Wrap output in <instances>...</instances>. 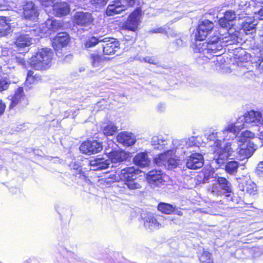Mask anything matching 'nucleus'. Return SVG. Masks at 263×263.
I'll return each mask as SVG.
<instances>
[{"label": "nucleus", "instance_id": "1", "mask_svg": "<svg viewBox=\"0 0 263 263\" xmlns=\"http://www.w3.org/2000/svg\"><path fill=\"white\" fill-rule=\"evenodd\" d=\"M255 137L254 133L246 130L238 137L235 141L232 143H227L223 147L218 149L217 160H225L236 152L237 157L240 159L250 157L257 148V146L250 141Z\"/></svg>", "mask_w": 263, "mask_h": 263}, {"label": "nucleus", "instance_id": "2", "mask_svg": "<svg viewBox=\"0 0 263 263\" xmlns=\"http://www.w3.org/2000/svg\"><path fill=\"white\" fill-rule=\"evenodd\" d=\"M260 133L263 131V111L251 110L239 117L235 123H228L219 135H222L223 140H229L236 137V135L243 128L253 126H258ZM260 133L259 134V135Z\"/></svg>", "mask_w": 263, "mask_h": 263}, {"label": "nucleus", "instance_id": "3", "mask_svg": "<svg viewBox=\"0 0 263 263\" xmlns=\"http://www.w3.org/2000/svg\"><path fill=\"white\" fill-rule=\"evenodd\" d=\"M140 173V171L134 167H126L116 172L117 175H110L105 179V181L107 183H111L121 180L125 182V184L129 189H138L141 187V181L137 179L138 175Z\"/></svg>", "mask_w": 263, "mask_h": 263}, {"label": "nucleus", "instance_id": "4", "mask_svg": "<svg viewBox=\"0 0 263 263\" xmlns=\"http://www.w3.org/2000/svg\"><path fill=\"white\" fill-rule=\"evenodd\" d=\"M53 55V53L50 49L41 48L30 59L29 63L35 69H46L50 66Z\"/></svg>", "mask_w": 263, "mask_h": 263}, {"label": "nucleus", "instance_id": "5", "mask_svg": "<svg viewBox=\"0 0 263 263\" xmlns=\"http://www.w3.org/2000/svg\"><path fill=\"white\" fill-rule=\"evenodd\" d=\"M221 43L222 42L217 36H214L208 43L204 42L196 44L195 51L202 52L208 58H209V54L217 57L218 55L216 54L217 53L220 51L223 48Z\"/></svg>", "mask_w": 263, "mask_h": 263}, {"label": "nucleus", "instance_id": "6", "mask_svg": "<svg viewBox=\"0 0 263 263\" xmlns=\"http://www.w3.org/2000/svg\"><path fill=\"white\" fill-rule=\"evenodd\" d=\"M135 4V0H112L108 5L105 12L107 16H112L125 11Z\"/></svg>", "mask_w": 263, "mask_h": 263}, {"label": "nucleus", "instance_id": "7", "mask_svg": "<svg viewBox=\"0 0 263 263\" xmlns=\"http://www.w3.org/2000/svg\"><path fill=\"white\" fill-rule=\"evenodd\" d=\"M146 180L152 186H159L168 182L170 177L160 170H153L146 175Z\"/></svg>", "mask_w": 263, "mask_h": 263}, {"label": "nucleus", "instance_id": "8", "mask_svg": "<svg viewBox=\"0 0 263 263\" xmlns=\"http://www.w3.org/2000/svg\"><path fill=\"white\" fill-rule=\"evenodd\" d=\"M141 14V8H137L128 16L126 22L123 24L122 30L135 31L140 24Z\"/></svg>", "mask_w": 263, "mask_h": 263}, {"label": "nucleus", "instance_id": "9", "mask_svg": "<svg viewBox=\"0 0 263 263\" xmlns=\"http://www.w3.org/2000/svg\"><path fill=\"white\" fill-rule=\"evenodd\" d=\"M214 27L212 22L204 20L201 22L198 26L195 37L197 40H204L207 35L211 32Z\"/></svg>", "mask_w": 263, "mask_h": 263}, {"label": "nucleus", "instance_id": "10", "mask_svg": "<svg viewBox=\"0 0 263 263\" xmlns=\"http://www.w3.org/2000/svg\"><path fill=\"white\" fill-rule=\"evenodd\" d=\"M94 21L91 13L88 12H77L73 17L74 23L81 27H86L90 26Z\"/></svg>", "mask_w": 263, "mask_h": 263}, {"label": "nucleus", "instance_id": "11", "mask_svg": "<svg viewBox=\"0 0 263 263\" xmlns=\"http://www.w3.org/2000/svg\"><path fill=\"white\" fill-rule=\"evenodd\" d=\"M102 44L103 52L105 55H112L120 49V43L114 38L104 37Z\"/></svg>", "mask_w": 263, "mask_h": 263}, {"label": "nucleus", "instance_id": "12", "mask_svg": "<svg viewBox=\"0 0 263 263\" xmlns=\"http://www.w3.org/2000/svg\"><path fill=\"white\" fill-rule=\"evenodd\" d=\"M80 149L84 154L90 155L100 152L102 149V145L96 140L85 141L81 144Z\"/></svg>", "mask_w": 263, "mask_h": 263}, {"label": "nucleus", "instance_id": "13", "mask_svg": "<svg viewBox=\"0 0 263 263\" xmlns=\"http://www.w3.org/2000/svg\"><path fill=\"white\" fill-rule=\"evenodd\" d=\"M143 219L144 227L150 230L158 229L166 224L164 222L165 220L163 218L160 217L159 219H157L152 215H148L147 217L143 218Z\"/></svg>", "mask_w": 263, "mask_h": 263}, {"label": "nucleus", "instance_id": "14", "mask_svg": "<svg viewBox=\"0 0 263 263\" xmlns=\"http://www.w3.org/2000/svg\"><path fill=\"white\" fill-rule=\"evenodd\" d=\"M187 167L196 170L201 167L203 165V158L202 155L195 153L191 155L186 160Z\"/></svg>", "mask_w": 263, "mask_h": 263}, {"label": "nucleus", "instance_id": "15", "mask_svg": "<svg viewBox=\"0 0 263 263\" xmlns=\"http://www.w3.org/2000/svg\"><path fill=\"white\" fill-rule=\"evenodd\" d=\"M109 164V160L100 156L94 158L89 161V165L91 169L94 171L105 169Z\"/></svg>", "mask_w": 263, "mask_h": 263}, {"label": "nucleus", "instance_id": "16", "mask_svg": "<svg viewBox=\"0 0 263 263\" xmlns=\"http://www.w3.org/2000/svg\"><path fill=\"white\" fill-rule=\"evenodd\" d=\"M23 13L25 18L34 20L38 16L37 10L32 2H27L23 7Z\"/></svg>", "mask_w": 263, "mask_h": 263}, {"label": "nucleus", "instance_id": "17", "mask_svg": "<svg viewBox=\"0 0 263 263\" xmlns=\"http://www.w3.org/2000/svg\"><path fill=\"white\" fill-rule=\"evenodd\" d=\"M70 40L69 35L66 32L59 33L53 39V47L55 49H59L68 44Z\"/></svg>", "mask_w": 263, "mask_h": 263}, {"label": "nucleus", "instance_id": "18", "mask_svg": "<svg viewBox=\"0 0 263 263\" xmlns=\"http://www.w3.org/2000/svg\"><path fill=\"white\" fill-rule=\"evenodd\" d=\"M32 43V39L26 34H18L15 37L14 44L21 49L29 46Z\"/></svg>", "mask_w": 263, "mask_h": 263}, {"label": "nucleus", "instance_id": "19", "mask_svg": "<svg viewBox=\"0 0 263 263\" xmlns=\"http://www.w3.org/2000/svg\"><path fill=\"white\" fill-rule=\"evenodd\" d=\"M52 7L53 13L58 16L67 15L70 12L69 6L65 2L57 3Z\"/></svg>", "mask_w": 263, "mask_h": 263}, {"label": "nucleus", "instance_id": "20", "mask_svg": "<svg viewBox=\"0 0 263 263\" xmlns=\"http://www.w3.org/2000/svg\"><path fill=\"white\" fill-rule=\"evenodd\" d=\"M117 141L125 146H130L135 142V138L131 134L127 132L120 133L117 137Z\"/></svg>", "mask_w": 263, "mask_h": 263}, {"label": "nucleus", "instance_id": "21", "mask_svg": "<svg viewBox=\"0 0 263 263\" xmlns=\"http://www.w3.org/2000/svg\"><path fill=\"white\" fill-rule=\"evenodd\" d=\"M127 154L124 151H116L109 153L108 158L112 163L120 162L126 160Z\"/></svg>", "mask_w": 263, "mask_h": 263}, {"label": "nucleus", "instance_id": "22", "mask_svg": "<svg viewBox=\"0 0 263 263\" xmlns=\"http://www.w3.org/2000/svg\"><path fill=\"white\" fill-rule=\"evenodd\" d=\"M134 163L140 167H145L149 165L151 160L145 153H139L134 158Z\"/></svg>", "mask_w": 263, "mask_h": 263}, {"label": "nucleus", "instance_id": "23", "mask_svg": "<svg viewBox=\"0 0 263 263\" xmlns=\"http://www.w3.org/2000/svg\"><path fill=\"white\" fill-rule=\"evenodd\" d=\"M89 60L92 67L96 70H99L103 67L104 60L102 56L98 54H90Z\"/></svg>", "mask_w": 263, "mask_h": 263}, {"label": "nucleus", "instance_id": "24", "mask_svg": "<svg viewBox=\"0 0 263 263\" xmlns=\"http://www.w3.org/2000/svg\"><path fill=\"white\" fill-rule=\"evenodd\" d=\"M257 24L255 18H247L242 24V28L247 34H252L255 31Z\"/></svg>", "mask_w": 263, "mask_h": 263}, {"label": "nucleus", "instance_id": "25", "mask_svg": "<svg viewBox=\"0 0 263 263\" xmlns=\"http://www.w3.org/2000/svg\"><path fill=\"white\" fill-rule=\"evenodd\" d=\"M25 101V98L23 94V89L22 88L19 87L15 90L14 96L12 97L10 107L12 108L17 104Z\"/></svg>", "mask_w": 263, "mask_h": 263}, {"label": "nucleus", "instance_id": "26", "mask_svg": "<svg viewBox=\"0 0 263 263\" xmlns=\"http://www.w3.org/2000/svg\"><path fill=\"white\" fill-rule=\"evenodd\" d=\"M11 32L9 21L6 17L0 16V36H6Z\"/></svg>", "mask_w": 263, "mask_h": 263}, {"label": "nucleus", "instance_id": "27", "mask_svg": "<svg viewBox=\"0 0 263 263\" xmlns=\"http://www.w3.org/2000/svg\"><path fill=\"white\" fill-rule=\"evenodd\" d=\"M217 182L221 190H224L228 193L231 192V184L225 178L219 177L217 179Z\"/></svg>", "mask_w": 263, "mask_h": 263}, {"label": "nucleus", "instance_id": "28", "mask_svg": "<svg viewBox=\"0 0 263 263\" xmlns=\"http://www.w3.org/2000/svg\"><path fill=\"white\" fill-rule=\"evenodd\" d=\"M148 32L150 33H164L168 37L176 36V33L173 30L170 29H168V30H166L163 27L155 28L149 30Z\"/></svg>", "mask_w": 263, "mask_h": 263}, {"label": "nucleus", "instance_id": "29", "mask_svg": "<svg viewBox=\"0 0 263 263\" xmlns=\"http://www.w3.org/2000/svg\"><path fill=\"white\" fill-rule=\"evenodd\" d=\"M117 130V127L112 123H108L103 127V133L106 136L113 135Z\"/></svg>", "mask_w": 263, "mask_h": 263}, {"label": "nucleus", "instance_id": "30", "mask_svg": "<svg viewBox=\"0 0 263 263\" xmlns=\"http://www.w3.org/2000/svg\"><path fill=\"white\" fill-rule=\"evenodd\" d=\"M238 163L237 161H230L225 166L226 172L230 174H234L237 171Z\"/></svg>", "mask_w": 263, "mask_h": 263}, {"label": "nucleus", "instance_id": "31", "mask_svg": "<svg viewBox=\"0 0 263 263\" xmlns=\"http://www.w3.org/2000/svg\"><path fill=\"white\" fill-rule=\"evenodd\" d=\"M180 142V145L185 146L186 148L192 147L194 146H197L198 142L194 137L189 138L187 140H181L178 141Z\"/></svg>", "mask_w": 263, "mask_h": 263}, {"label": "nucleus", "instance_id": "32", "mask_svg": "<svg viewBox=\"0 0 263 263\" xmlns=\"http://www.w3.org/2000/svg\"><path fill=\"white\" fill-rule=\"evenodd\" d=\"M158 210L162 213L170 214L173 212L174 208L170 204L161 203L158 205Z\"/></svg>", "mask_w": 263, "mask_h": 263}, {"label": "nucleus", "instance_id": "33", "mask_svg": "<svg viewBox=\"0 0 263 263\" xmlns=\"http://www.w3.org/2000/svg\"><path fill=\"white\" fill-rule=\"evenodd\" d=\"M168 154L167 151L163 154L159 155L154 159L155 163L158 166H166V160Z\"/></svg>", "mask_w": 263, "mask_h": 263}, {"label": "nucleus", "instance_id": "34", "mask_svg": "<svg viewBox=\"0 0 263 263\" xmlns=\"http://www.w3.org/2000/svg\"><path fill=\"white\" fill-rule=\"evenodd\" d=\"M167 154H168V155L166 160V165L173 167H175L178 164V161L175 158L173 151H167Z\"/></svg>", "mask_w": 263, "mask_h": 263}, {"label": "nucleus", "instance_id": "35", "mask_svg": "<svg viewBox=\"0 0 263 263\" xmlns=\"http://www.w3.org/2000/svg\"><path fill=\"white\" fill-rule=\"evenodd\" d=\"M33 71H28L26 80L25 84L30 87L29 85L36 83L40 79L39 77L33 75Z\"/></svg>", "mask_w": 263, "mask_h": 263}, {"label": "nucleus", "instance_id": "36", "mask_svg": "<svg viewBox=\"0 0 263 263\" xmlns=\"http://www.w3.org/2000/svg\"><path fill=\"white\" fill-rule=\"evenodd\" d=\"M104 37L103 36H99V37L92 36L88 39L86 42L85 47L87 48H90L95 46L99 42H103L104 40Z\"/></svg>", "mask_w": 263, "mask_h": 263}, {"label": "nucleus", "instance_id": "37", "mask_svg": "<svg viewBox=\"0 0 263 263\" xmlns=\"http://www.w3.org/2000/svg\"><path fill=\"white\" fill-rule=\"evenodd\" d=\"M244 190H245L249 194L254 195L257 193V187L254 183L250 182L246 184Z\"/></svg>", "mask_w": 263, "mask_h": 263}, {"label": "nucleus", "instance_id": "38", "mask_svg": "<svg viewBox=\"0 0 263 263\" xmlns=\"http://www.w3.org/2000/svg\"><path fill=\"white\" fill-rule=\"evenodd\" d=\"M218 183L213 184L211 189V192L213 195L218 196L222 194Z\"/></svg>", "mask_w": 263, "mask_h": 263}, {"label": "nucleus", "instance_id": "39", "mask_svg": "<svg viewBox=\"0 0 263 263\" xmlns=\"http://www.w3.org/2000/svg\"><path fill=\"white\" fill-rule=\"evenodd\" d=\"M217 134V133H212L208 136L207 139L210 141H214V144L216 145V146L218 147L221 145V144L220 140L217 139V137H218Z\"/></svg>", "mask_w": 263, "mask_h": 263}, {"label": "nucleus", "instance_id": "40", "mask_svg": "<svg viewBox=\"0 0 263 263\" xmlns=\"http://www.w3.org/2000/svg\"><path fill=\"white\" fill-rule=\"evenodd\" d=\"M165 141L161 139H160L159 136H154L153 137L151 141L152 144L153 145H160L162 146L164 145V143Z\"/></svg>", "mask_w": 263, "mask_h": 263}, {"label": "nucleus", "instance_id": "41", "mask_svg": "<svg viewBox=\"0 0 263 263\" xmlns=\"http://www.w3.org/2000/svg\"><path fill=\"white\" fill-rule=\"evenodd\" d=\"M224 16L227 21L231 22L235 19L236 14L235 12L230 10L226 12Z\"/></svg>", "mask_w": 263, "mask_h": 263}, {"label": "nucleus", "instance_id": "42", "mask_svg": "<svg viewBox=\"0 0 263 263\" xmlns=\"http://www.w3.org/2000/svg\"><path fill=\"white\" fill-rule=\"evenodd\" d=\"M9 83L8 81L3 78H0V91L5 90L8 88Z\"/></svg>", "mask_w": 263, "mask_h": 263}, {"label": "nucleus", "instance_id": "43", "mask_svg": "<svg viewBox=\"0 0 263 263\" xmlns=\"http://www.w3.org/2000/svg\"><path fill=\"white\" fill-rule=\"evenodd\" d=\"M251 0H240L239 3V7L240 9L245 10L250 5H252V4H251Z\"/></svg>", "mask_w": 263, "mask_h": 263}, {"label": "nucleus", "instance_id": "44", "mask_svg": "<svg viewBox=\"0 0 263 263\" xmlns=\"http://www.w3.org/2000/svg\"><path fill=\"white\" fill-rule=\"evenodd\" d=\"M140 61L141 62H145V63H149V64H154V65H156L157 64V59L154 57H145V58H142V59H140Z\"/></svg>", "mask_w": 263, "mask_h": 263}, {"label": "nucleus", "instance_id": "45", "mask_svg": "<svg viewBox=\"0 0 263 263\" xmlns=\"http://www.w3.org/2000/svg\"><path fill=\"white\" fill-rule=\"evenodd\" d=\"M210 253L208 252H204L200 259L202 262L210 263Z\"/></svg>", "mask_w": 263, "mask_h": 263}, {"label": "nucleus", "instance_id": "46", "mask_svg": "<svg viewBox=\"0 0 263 263\" xmlns=\"http://www.w3.org/2000/svg\"><path fill=\"white\" fill-rule=\"evenodd\" d=\"M229 21H227L225 16L219 20V24L222 28H228L229 26Z\"/></svg>", "mask_w": 263, "mask_h": 263}, {"label": "nucleus", "instance_id": "47", "mask_svg": "<svg viewBox=\"0 0 263 263\" xmlns=\"http://www.w3.org/2000/svg\"><path fill=\"white\" fill-rule=\"evenodd\" d=\"M52 24V27H51V29L52 31H55L62 26V23L60 21L56 20H53Z\"/></svg>", "mask_w": 263, "mask_h": 263}, {"label": "nucleus", "instance_id": "48", "mask_svg": "<svg viewBox=\"0 0 263 263\" xmlns=\"http://www.w3.org/2000/svg\"><path fill=\"white\" fill-rule=\"evenodd\" d=\"M53 20L48 19L44 24L43 25V27L44 26L47 28V30H45V32L46 33L47 30H52L51 27H52Z\"/></svg>", "mask_w": 263, "mask_h": 263}, {"label": "nucleus", "instance_id": "49", "mask_svg": "<svg viewBox=\"0 0 263 263\" xmlns=\"http://www.w3.org/2000/svg\"><path fill=\"white\" fill-rule=\"evenodd\" d=\"M256 172L258 175H263V161L258 164Z\"/></svg>", "mask_w": 263, "mask_h": 263}, {"label": "nucleus", "instance_id": "50", "mask_svg": "<svg viewBox=\"0 0 263 263\" xmlns=\"http://www.w3.org/2000/svg\"><path fill=\"white\" fill-rule=\"evenodd\" d=\"M255 16L253 17L259 20H263V7L261 8L257 12H254Z\"/></svg>", "mask_w": 263, "mask_h": 263}, {"label": "nucleus", "instance_id": "51", "mask_svg": "<svg viewBox=\"0 0 263 263\" xmlns=\"http://www.w3.org/2000/svg\"><path fill=\"white\" fill-rule=\"evenodd\" d=\"M252 5L254 7H260L263 5V0H251Z\"/></svg>", "mask_w": 263, "mask_h": 263}, {"label": "nucleus", "instance_id": "52", "mask_svg": "<svg viewBox=\"0 0 263 263\" xmlns=\"http://www.w3.org/2000/svg\"><path fill=\"white\" fill-rule=\"evenodd\" d=\"M108 0H91L93 4H97L100 6L105 5Z\"/></svg>", "mask_w": 263, "mask_h": 263}, {"label": "nucleus", "instance_id": "53", "mask_svg": "<svg viewBox=\"0 0 263 263\" xmlns=\"http://www.w3.org/2000/svg\"><path fill=\"white\" fill-rule=\"evenodd\" d=\"M258 68L262 69L263 68V51L260 53V57H259V59H258L257 63H258Z\"/></svg>", "mask_w": 263, "mask_h": 263}, {"label": "nucleus", "instance_id": "54", "mask_svg": "<svg viewBox=\"0 0 263 263\" xmlns=\"http://www.w3.org/2000/svg\"><path fill=\"white\" fill-rule=\"evenodd\" d=\"M42 4L45 7H48L53 4L54 0H40Z\"/></svg>", "mask_w": 263, "mask_h": 263}, {"label": "nucleus", "instance_id": "55", "mask_svg": "<svg viewBox=\"0 0 263 263\" xmlns=\"http://www.w3.org/2000/svg\"><path fill=\"white\" fill-rule=\"evenodd\" d=\"M6 106L2 101H0V116L2 115L5 109Z\"/></svg>", "mask_w": 263, "mask_h": 263}, {"label": "nucleus", "instance_id": "56", "mask_svg": "<svg viewBox=\"0 0 263 263\" xmlns=\"http://www.w3.org/2000/svg\"><path fill=\"white\" fill-rule=\"evenodd\" d=\"M183 41L180 39H178L175 41V44H176L177 47H180L183 46Z\"/></svg>", "mask_w": 263, "mask_h": 263}, {"label": "nucleus", "instance_id": "57", "mask_svg": "<svg viewBox=\"0 0 263 263\" xmlns=\"http://www.w3.org/2000/svg\"><path fill=\"white\" fill-rule=\"evenodd\" d=\"M258 33L260 36L263 37V25L259 28Z\"/></svg>", "mask_w": 263, "mask_h": 263}, {"label": "nucleus", "instance_id": "58", "mask_svg": "<svg viewBox=\"0 0 263 263\" xmlns=\"http://www.w3.org/2000/svg\"><path fill=\"white\" fill-rule=\"evenodd\" d=\"M16 60H17V62L20 63V64L21 65H24L25 64V60H24V59H21L20 58H17L16 59Z\"/></svg>", "mask_w": 263, "mask_h": 263}, {"label": "nucleus", "instance_id": "59", "mask_svg": "<svg viewBox=\"0 0 263 263\" xmlns=\"http://www.w3.org/2000/svg\"><path fill=\"white\" fill-rule=\"evenodd\" d=\"M259 138L260 140H263V130L260 132V134L259 135Z\"/></svg>", "mask_w": 263, "mask_h": 263}, {"label": "nucleus", "instance_id": "60", "mask_svg": "<svg viewBox=\"0 0 263 263\" xmlns=\"http://www.w3.org/2000/svg\"><path fill=\"white\" fill-rule=\"evenodd\" d=\"M178 141H174V142H175V143H174V145H176V144L177 143H178ZM179 147H180L181 148H183V146L180 145V142H179V144H178V148H179Z\"/></svg>", "mask_w": 263, "mask_h": 263}, {"label": "nucleus", "instance_id": "61", "mask_svg": "<svg viewBox=\"0 0 263 263\" xmlns=\"http://www.w3.org/2000/svg\"><path fill=\"white\" fill-rule=\"evenodd\" d=\"M177 214L180 216L182 215V212L181 211H178Z\"/></svg>", "mask_w": 263, "mask_h": 263}, {"label": "nucleus", "instance_id": "62", "mask_svg": "<svg viewBox=\"0 0 263 263\" xmlns=\"http://www.w3.org/2000/svg\"><path fill=\"white\" fill-rule=\"evenodd\" d=\"M232 37H233V39L235 40V37H237V36H236V34H234L232 36Z\"/></svg>", "mask_w": 263, "mask_h": 263}, {"label": "nucleus", "instance_id": "63", "mask_svg": "<svg viewBox=\"0 0 263 263\" xmlns=\"http://www.w3.org/2000/svg\"><path fill=\"white\" fill-rule=\"evenodd\" d=\"M71 55H69L66 56V58L71 57Z\"/></svg>", "mask_w": 263, "mask_h": 263}]
</instances>
